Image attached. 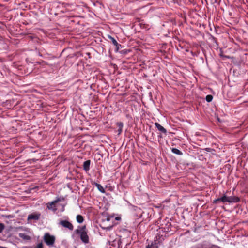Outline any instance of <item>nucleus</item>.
<instances>
[{
  "instance_id": "1",
  "label": "nucleus",
  "mask_w": 248,
  "mask_h": 248,
  "mask_svg": "<svg viewBox=\"0 0 248 248\" xmlns=\"http://www.w3.org/2000/svg\"><path fill=\"white\" fill-rule=\"evenodd\" d=\"M75 232L79 235L80 238L83 243L87 244L89 242V238L86 230V226H78V228L75 230Z\"/></svg>"
},
{
  "instance_id": "2",
  "label": "nucleus",
  "mask_w": 248,
  "mask_h": 248,
  "mask_svg": "<svg viewBox=\"0 0 248 248\" xmlns=\"http://www.w3.org/2000/svg\"><path fill=\"white\" fill-rule=\"evenodd\" d=\"M240 199L238 197L236 196H227L224 195L220 198H218L217 199H216L214 201V203H216L217 201H221L223 203L229 202H239Z\"/></svg>"
},
{
  "instance_id": "3",
  "label": "nucleus",
  "mask_w": 248,
  "mask_h": 248,
  "mask_svg": "<svg viewBox=\"0 0 248 248\" xmlns=\"http://www.w3.org/2000/svg\"><path fill=\"white\" fill-rule=\"evenodd\" d=\"M43 239L47 245L51 247L53 246L55 243V237L47 232L44 234Z\"/></svg>"
},
{
  "instance_id": "4",
  "label": "nucleus",
  "mask_w": 248,
  "mask_h": 248,
  "mask_svg": "<svg viewBox=\"0 0 248 248\" xmlns=\"http://www.w3.org/2000/svg\"><path fill=\"white\" fill-rule=\"evenodd\" d=\"M59 224L62 227L68 229L69 230L72 231L73 230V226L70 222L66 220H61Z\"/></svg>"
},
{
  "instance_id": "5",
  "label": "nucleus",
  "mask_w": 248,
  "mask_h": 248,
  "mask_svg": "<svg viewBox=\"0 0 248 248\" xmlns=\"http://www.w3.org/2000/svg\"><path fill=\"white\" fill-rule=\"evenodd\" d=\"M60 201V198H57L55 200L51 202H48L46 205L47 208L49 210H52L53 211H56L57 209L56 208L55 204Z\"/></svg>"
},
{
  "instance_id": "6",
  "label": "nucleus",
  "mask_w": 248,
  "mask_h": 248,
  "mask_svg": "<svg viewBox=\"0 0 248 248\" xmlns=\"http://www.w3.org/2000/svg\"><path fill=\"white\" fill-rule=\"evenodd\" d=\"M41 216L40 213H33L28 215V220H38Z\"/></svg>"
},
{
  "instance_id": "7",
  "label": "nucleus",
  "mask_w": 248,
  "mask_h": 248,
  "mask_svg": "<svg viewBox=\"0 0 248 248\" xmlns=\"http://www.w3.org/2000/svg\"><path fill=\"white\" fill-rule=\"evenodd\" d=\"M155 127L157 128L159 131H160V132H161L163 133H164V134L166 133V132H167L166 130L163 126H162L159 123H155Z\"/></svg>"
},
{
  "instance_id": "8",
  "label": "nucleus",
  "mask_w": 248,
  "mask_h": 248,
  "mask_svg": "<svg viewBox=\"0 0 248 248\" xmlns=\"http://www.w3.org/2000/svg\"><path fill=\"white\" fill-rule=\"evenodd\" d=\"M91 161L90 160H88L83 163V169L85 170L88 171L90 170V165Z\"/></svg>"
},
{
  "instance_id": "9",
  "label": "nucleus",
  "mask_w": 248,
  "mask_h": 248,
  "mask_svg": "<svg viewBox=\"0 0 248 248\" xmlns=\"http://www.w3.org/2000/svg\"><path fill=\"white\" fill-rule=\"evenodd\" d=\"M19 236L25 240H30L31 239L30 236L27 235L25 233H19Z\"/></svg>"
},
{
  "instance_id": "10",
  "label": "nucleus",
  "mask_w": 248,
  "mask_h": 248,
  "mask_svg": "<svg viewBox=\"0 0 248 248\" xmlns=\"http://www.w3.org/2000/svg\"><path fill=\"white\" fill-rule=\"evenodd\" d=\"M108 37L111 40L113 44L117 47L118 50L119 49V46H120V45L118 43L114 38L112 37L110 35H108Z\"/></svg>"
},
{
  "instance_id": "11",
  "label": "nucleus",
  "mask_w": 248,
  "mask_h": 248,
  "mask_svg": "<svg viewBox=\"0 0 248 248\" xmlns=\"http://www.w3.org/2000/svg\"><path fill=\"white\" fill-rule=\"evenodd\" d=\"M94 185L100 192L102 193H104L105 192L104 188L100 184L95 183Z\"/></svg>"
},
{
  "instance_id": "12",
  "label": "nucleus",
  "mask_w": 248,
  "mask_h": 248,
  "mask_svg": "<svg viewBox=\"0 0 248 248\" xmlns=\"http://www.w3.org/2000/svg\"><path fill=\"white\" fill-rule=\"evenodd\" d=\"M171 151L173 153L179 155H183V153L181 151L175 148H172Z\"/></svg>"
},
{
  "instance_id": "13",
  "label": "nucleus",
  "mask_w": 248,
  "mask_h": 248,
  "mask_svg": "<svg viewBox=\"0 0 248 248\" xmlns=\"http://www.w3.org/2000/svg\"><path fill=\"white\" fill-rule=\"evenodd\" d=\"M76 219L77 222H78L79 223H82L84 220L83 217L80 215H78L77 216Z\"/></svg>"
},
{
  "instance_id": "14",
  "label": "nucleus",
  "mask_w": 248,
  "mask_h": 248,
  "mask_svg": "<svg viewBox=\"0 0 248 248\" xmlns=\"http://www.w3.org/2000/svg\"><path fill=\"white\" fill-rule=\"evenodd\" d=\"M146 248H158V247L155 244L152 243L151 245H147Z\"/></svg>"
},
{
  "instance_id": "15",
  "label": "nucleus",
  "mask_w": 248,
  "mask_h": 248,
  "mask_svg": "<svg viewBox=\"0 0 248 248\" xmlns=\"http://www.w3.org/2000/svg\"><path fill=\"white\" fill-rule=\"evenodd\" d=\"M213 100V96L211 95H207L206 96V100L208 102H210Z\"/></svg>"
},
{
  "instance_id": "16",
  "label": "nucleus",
  "mask_w": 248,
  "mask_h": 248,
  "mask_svg": "<svg viewBox=\"0 0 248 248\" xmlns=\"http://www.w3.org/2000/svg\"><path fill=\"white\" fill-rule=\"evenodd\" d=\"M4 225L2 223H0V233L2 232L4 229Z\"/></svg>"
},
{
  "instance_id": "17",
  "label": "nucleus",
  "mask_w": 248,
  "mask_h": 248,
  "mask_svg": "<svg viewBox=\"0 0 248 248\" xmlns=\"http://www.w3.org/2000/svg\"><path fill=\"white\" fill-rule=\"evenodd\" d=\"M35 248H43V244L42 243H39Z\"/></svg>"
},
{
  "instance_id": "18",
  "label": "nucleus",
  "mask_w": 248,
  "mask_h": 248,
  "mask_svg": "<svg viewBox=\"0 0 248 248\" xmlns=\"http://www.w3.org/2000/svg\"><path fill=\"white\" fill-rule=\"evenodd\" d=\"M119 126L120 128H122L123 126V124L121 122L118 123L117 124Z\"/></svg>"
},
{
  "instance_id": "19",
  "label": "nucleus",
  "mask_w": 248,
  "mask_h": 248,
  "mask_svg": "<svg viewBox=\"0 0 248 248\" xmlns=\"http://www.w3.org/2000/svg\"><path fill=\"white\" fill-rule=\"evenodd\" d=\"M220 56L221 57H225V58H229V56H224L223 55H220Z\"/></svg>"
},
{
  "instance_id": "20",
  "label": "nucleus",
  "mask_w": 248,
  "mask_h": 248,
  "mask_svg": "<svg viewBox=\"0 0 248 248\" xmlns=\"http://www.w3.org/2000/svg\"><path fill=\"white\" fill-rule=\"evenodd\" d=\"M119 133H120L122 131V128H120L119 129Z\"/></svg>"
},
{
  "instance_id": "21",
  "label": "nucleus",
  "mask_w": 248,
  "mask_h": 248,
  "mask_svg": "<svg viewBox=\"0 0 248 248\" xmlns=\"http://www.w3.org/2000/svg\"><path fill=\"white\" fill-rule=\"evenodd\" d=\"M0 248H6L4 247H3V246H0Z\"/></svg>"
},
{
  "instance_id": "22",
  "label": "nucleus",
  "mask_w": 248,
  "mask_h": 248,
  "mask_svg": "<svg viewBox=\"0 0 248 248\" xmlns=\"http://www.w3.org/2000/svg\"><path fill=\"white\" fill-rule=\"evenodd\" d=\"M116 219H117V220H118V219H119V218H118V217H117V218H116Z\"/></svg>"
}]
</instances>
